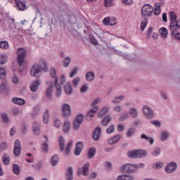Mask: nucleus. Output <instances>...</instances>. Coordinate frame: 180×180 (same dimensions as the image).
Wrapping results in <instances>:
<instances>
[{"label":"nucleus","instance_id":"11","mask_svg":"<svg viewBox=\"0 0 180 180\" xmlns=\"http://www.w3.org/2000/svg\"><path fill=\"white\" fill-rule=\"evenodd\" d=\"M103 23L106 26H115V25H117V21L116 20V18H110L106 17L103 19Z\"/></svg>","mask_w":180,"mask_h":180},{"label":"nucleus","instance_id":"59","mask_svg":"<svg viewBox=\"0 0 180 180\" xmlns=\"http://www.w3.org/2000/svg\"><path fill=\"white\" fill-rule=\"evenodd\" d=\"M115 132V125H111L107 129H106V133L108 134H112V133Z\"/></svg>","mask_w":180,"mask_h":180},{"label":"nucleus","instance_id":"63","mask_svg":"<svg viewBox=\"0 0 180 180\" xmlns=\"http://www.w3.org/2000/svg\"><path fill=\"white\" fill-rule=\"evenodd\" d=\"M153 155L155 157H157L158 155H160L161 154V150L159 148H155V150L152 152Z\"/></svg>","mask_w":180,"mask_h":180},{"label":"nucleus","instance_id":"31","mask_svg":"<svg viewBox=\"0 0 180 180\" xmlns=\"http://www.w3.org/2000/svg\"><path fill=\"white\" fill-rule=\"evenodd\" d=\"M136 177L130 175H121L118 176L117 180H134Z\"/></svg>","mask_w":180,"mask_h":180},{"label":"nucleus","instance_id":"13","mask_svg":"<svg viewBox=\"0 0 180 180\" xmlns=\"http://www.w3.org/2000/svg\"><path fill=\"white\" fill-rule=\"evenodd\" d=\"M102 133V129L101 127H98L95 129L93 133V139L95 141H99L101 139V134Z\"/></svg>","mask_w":180,"mask_h":180},{"label":"nucleus","instance_id":"55","mask_svg":"<svg viewBox=\"0 0 180 180\" xmlns=\"http://www.w3.org/2000/svg\"><path fill=\"white\" fill-rule=\"evenodd\" d=\"M134 131H136V129L134 128H129L128 131H127V137H131L133 134H134Z\"/></svg>","mask_w":180,"mask_h":180},{"label":"nucleus","instance_id":"60","mask_svg":"<svg viewBox=\"0 0 180 180\" xmlns=\"http://www.w3.org/2000/svg\"><path fill=\"white\" fill-rule=\"evenodd\" d=\"M13 116H18L20 113V110L18 108H13L11 110Z\"/></svg>","mask_w":180,"mask_h":180},{"label":"nucleus","instance_id":"40","mask_svg":"<svg viewBox=\"0 0 180 180\" xmlns=\"http://www.w3.org/2000/svg\"><path fill=\"white\" fill-rule=\"evenodd\" d=\"M73 142L72 141H70L66 146L65 150V155H68L71 151V148L72 147Z\"/></svg>","mask_w":180,"mask_h":180},{"label":"nucleus","instance_id":"58","mask_svg":"<svg viewBox=\"0 0 180 180\" xmlns=\"http://www.w3.org/2000/svg\"><path fill=\"white\" fill-rule=\"evenodd\" d=\"M103 41H106V40H109V39H110L112 34L109 33V32H104L103 35Z\"/></svg>","mask_w":180,"mask_h":180},{"label":"nucleus","instance_id":"6","mask_svg":"<svg viewBox=\"0 0 180 180\" xmlns=\"http://www.w3.org/2000/svg\"><path fill=\"white\" fill-rule=\"evenodd\" d=\"M121 172H126L127 174H134L135 172H137V169L134 167L133 165L127 164L121 167Z\"/></svg>","mask_w":180,"mask_h":180},{"label":"nucleus","instance_id":"43","mask_svg":"<svg viewBox=\"0 0 180 180\" xmlns=\"http://www.w3.org/2000/svg\"><path fill=\"white\" fill-rule=\"evenodd\" d=\"M168 137H169V134L166 131H164L162 132L160 136V141H165Z\"/></svg>","mask_w":180,"mask_h":180},{"label":"nucleus","instance_id":"21","mask_svg":"<svg viewBox=\"0 0 180 180\" xmlns=\"http://www.w3.org/2000/svg\"><path fill=\"white\" fill-rule=\"evenodd\" d=\"M65 92L66 95H71L72 92H74V89H72V85L71 82H68L66 84L65 86Z\"/></svg>","mask_w":180,"mask_h":180},{"label":"nucleus","instance_id":"28","mask_svg":"<svg viewBox=\"0 0 180 180\" xmlns=\"http://www.w3.org/2000/svg\"><path fill=\"white\" fill-rule=\"evenodd\" d=\"M15 4L19 11H25L26 9V4L21 0H15Z\"/></svg>","mask_w":180,"mask_h":180},{"label":"nucleus","instance_id":"42","mask_svg":"<svg viewBox=\"0 0 180 180\" xmlns=\"http://www.w3.org/2000/svg\"><path fill=\"white\" fill-rule=\"evenodd\" d=\"M84 115L79 114L76 115L75 120L82 124V123H84Z\"/></svg>","mask_w":180,"mask_h":180},{"label":"nucleus","instance_id":"26","mask_svg":"<svg viewBox=\"0 0 180 180\" xmlns=\"http://www.w3.org/2000/svg\"><path fill=\"white\" fill-rule=\"evenodd\" d=\"M125 98L126 96L124 95L116 96L112 101V103H114L115 105H117V103H120V102L124 101Z\"/></svg>","mask_w":180,"mask_h":180},{"label":"nucleus","instance_id":"20","mask_svg":"<svg viewBox=\"0 0 180 180\" xmlns=\"http://www.w3.org/2000/svg\"><path fill=\"white\" fill-rule=\"evenodd\" d=\"M74 179V170L72 167H69L66 172V180H73Z\"/></svg>","mask_w":180,"mask_h":180},{"label":"nucleus","instance_id":"5","mask_svg":"<svg viewBox=\"0 0 180 180\" xmlns=\"http://www.w3.org/2000/svg\"><path fill=\"white\" fill-rule=\"evenodd\" d=\"M18 63L20 67H23L25 64V58H26V50L23 48H20L17 50Z\"/></svg>","mask_w":180,"mask_h":180},{"label":"nucleus","instance_id":"45","mask_svg":"<svg viewBox=\"0 0 180 180\" xmlns=\"http://www.w3.org/2000/svg\"><path fill=\"white\" fill-rule=\"evenodd\" d=\"M41 150L43 153H49V143H47V141L42 143Z\"/></svg>","mask_w":180,"mask_h":180},{"label":"nucleus","instance_id":"35","mask_svg":"<svg viewBox=\"0 0 180 180\" xmlns=\"http://www.w3.org/2000/svg\"><path fill=\"white\" fill-rule=\"evenodd\" d=\"M13 172L15 175H20V167L18 164H13Z\"/></svg>","mask_w":180,"mask_h":180},{"label":"nucleus","instance_id":"9","mask_svg":"<svg viewBox=\"0 0 180 180\" xmlns=\"http://www.w3.org/2000/svg\"><path fill=\"white\" fill-rule=\"evenodd\" d=\"M62 115L63 117H70L71 116V107L65 103L62 106Z\"/></svg>","mask_w":180,"mask_h":180},{"label":"nucleus","instance_id":"47","mask_svg":"<svg viewBox=\"0 0 180 180\" xmlns=\"http://www.w3.org/2000/svg\"><path fill=\"white\" fill-rule=\"evenodd\" d=\"M141 139H144L145 140H147V141H149L150 144L154 143V139L153 138H149L146 134H143L141 135Z\"/></svg>","mask_w":180,"mask_h":180},{"label":"nucleus","instance_id":"51","mask_svg":"<svg viewBox=\"0 0 180 180\" xmlns=\"http://www.w3.org/2000/svg\"><path fill=\"white\" fill-rule=\"evenodd\" d=\"M101 102H102V100H101V98H96V99H95L93 102H92V103L91 104V108H96L97 106V105L98 104V103H101Z\"/></svg>","mask_w":180,"mask_h":180},{"label":"nucleus","instance_id":"62","mask_svg":"<svg viewBox=\"0 0 180 180\" xmlns=\"http://www.w3.org/2000/svg\"><path fill=\"white\" fill-rule=\"evenodd\" d=\"M150 124H154L156 127H161V122L158 120H152L150 122Z\"/></svg>","mask_w":180,"mask_h":180},{"label":"nucleus","instance_id":"25","mask_svg":"<svg viewBox=\"0 0 180 180\" xmlns=\"http://www.w3.org/2000/svg\"><path fill=\"white\" fill-rule=\"evenodd\" d=\"M153 13L155 16H158L161 13V4L160 3L155 4Z\"/></svg>","mask_w":180,"mask_h":180},{"label":"nucleus","instance_id":"30","mask_svg":"<svg viewBox=\"0 0 180 180\" xmlns=\"http://www.w3.org/2000/svg\"><path fill=\"white\" fill-rule=\"evenodd\" d=\"M112 122V117L110 115H106L102 120L101 124L102 126L106 127L109 123Z\"/></svg>","mask_w":180,"mask_h":180},{"label":"nucleus","instance_id":"38","mask_svg":"<svg viewBox=\"0 0 180 180\" xmlns=\"http://www.w3.org/2000/svg\"><path fill=\"white\" fill-rule=\"evenodd\" d=\"M58 161H60V159L58 158V155H54L51 158V165L53 167H56V165H57V164H58Z\"/></svg>","mask_w":180,"mask_h":180},{"label":"nucleus","instance_id":"2","mask_svg":"<svg viewBox=\"0 0 180 180\" xmlns=\"http://www.w3.org/2000/svg\"><path fill=\"white\" fill-rule=\"evenodd\" d=\"M51 77L54 79V85L56 88V96L57 98L61 96V86L58 84V77H57V73L56 72V69H51Z\"/></svg>","mask_w":180,"mask_h":180},{"label":"nucleus","instance_id":"56","mask_svg":"<svg viewBox=\"0 0 180 180\" xmlns=\"http://www.w3.org/2000/svg\"><path fill=\"white\" fill-rule=\"evenodd\" d=\"M81 82V79L79 77H76L75 79L72 80V85L74 88H77L78 86V84Z\"/></svg>","mask_w":180,"mask_h":180},{"label":"nucleus","instance_id":"32","mask_svg":"<svg viewBox=\"0 0 180 180\" xmlns=\"http://www.w3.org/2000/svg\"><path fill=\"white\" fill-rule=\"evenodd\" d=\"M95 79V73L94 72H89L86 74V80L91 82Z\"/></svg>","mask_w":180,"mask_h":180},{"label":"nucleus","instance_id":"37","mask_svg":"<svg viewBox=\"0 0 180 180\" xmlns=\"http://www.w3.org/2000/svg\"><path fill=\"white\" fill-rule=\"evenodd\" d=\"M71 128V124L70 122L66 121L63 124V131L64 133H68L70 131V129Z\"/></svg>","mask_w":180,"mask_h":180},{"label":"nucleus","instance_id":"22","mask_svg":"<svg viewBox=\"0 0 180 180\" xmlns=\"http://www.w3.org/2000/svg\"><path fill=\"white\" fill-rule=\"evenodd\" d=\"M109 112V107H104L101 109V112L98 114L99 119H103Z\"/></svg>","mask_w":180,"mask_h":180},{"label":"nucleus","instance_id":"27","mask_svg":"<svg viewBox=\"0 0 180 180\" xmlns=\"http://www.w3.org/2000/svg\"><path fill=\"white\" fill-rule=\"evenodd\" d=\"M172 31L171 36L177 41H180V33L178 30H170Z\"/></svg>","mask_w":180,"mask_h":180},{"label":"nucleus","instance_id":"19","mask_svg":"<svg viewBox=\"0 0 180 180\" xmlns=\"http://www.w3.org/2000/svg\"><path fill=\"white\" fill-rule=\"evenodd\" d=\"M13 103H15V105H18L19 106H23L25 103H26V101L23 98H12Z\"/></svg>","mask_w":180,"mask_h":180},{"label":"nucleus","instance_id":"23","mask_svg":"<svg viewBox=\"0 0 180 180\" xmlns=\"http://www.w3.org/2000/svg\"><path fill=\"white\" fill-rule=\"evenodd\" d=\"M82 174L84 176H88L89 174V162H86L84 165L82 169Z\"/></svg>","mask_w":180,"mask_h":180},{"label":"nucleus","instance_id":"29","mask_svg":"<svg viewBox=\"0 0 180 180\" xmlns=\"http://www.w3.org/2000/svg\"><path fill=\"white\" fill-rule=\"evenodd\" d=\"M96 154V148H90L87 154V157L89 160H92L95 155Z\"/></svg>","mask_w":180,"mask_h":180},{"label":"nucleus","instance_id":"46","mask_svg":"<svg viewBox=\"0 0 180 180\" xmlns=\"http://www.w3.org/2000/svg\"><path fill=\"white\" fill-rule=\"evenodd\" d=\"M160 33L162 37H167L168 34V30H167L165 27H162L160 30Z\"/></svg>","mask_w":180,"mask_h":180},{"label":"nucleus","instance_id":"48","mask_svg":"<svg viewBox=\"0 0 180 180\" xmlns=\"http://www.w3.org/2000/svg\"><path fill=\"white\" fill-rule=\"evenodd\" d=\"M162 167H164V163L161 162H158L153 165V168L155 169H160Z\"/></svg>","mask_w":180,"mask_h":180},{"label":"nucleus","instance_id":"8","mask_svg":"<svg viewBox=\"0 0 180 180\" xmlns=\"http://www.w3.org/2000/svg\"><path fill=\"white\" fill-rule=\"evenodd\" d=\"M176 168H178V165H176V162H172L167 165L165 168V171L167 174H172V172L176 171Z\"/></svg>","mask_w":180,"mask_h":180},{"label":"nucleus","instance_id":"18","mask_svg":"<svg viewBox=\"0 0 180 180\" xmlns=\"http://www.w3.org/2000/svg\"><path fill=\"white\" fill-rule=\"evenodd\" d=\"M33 134H35L36 136H39L40 134V124L37 122H34L33 123Z\"/></svg>","mask_w":180,"mask_h":180},{"label":"nucleus","instance_id":"14","mask_svg":"<svg viewBox=\"0 0 180 180\" xmlns=\"http://www.w3.org/2000/svg\"><path fill=\"white\" fill-rule=\"evenodd\" d=\"M170 30H178L180 29V20H176L174 21H172L169 25Z\"/></svg>","mask_w":180,"mask_h":180},{"label":"nucleus","instance_id":"36","mask_svg":"<svg viewBox=\"0 0 180 180\" xmlns=\"http://www.w3.org/2000/svg\"><path fill=\"white\" fill-rule=\"evenodd\" d=\"M129 113V115H131V117L134 119H136V117H137L139 116V112L137 111V110H136L135 108H130Z\"/></svg>","mask_w":180,"mask_h":180},{"label":"nucleus","instance_id":"50","mask_svg":"<svg viewBox=\"0 0 180 180\" xmlns=\"http://www.w3.org/2000/svg\"><path fill=\"white\" fill-rule=\"evenodd\" d=\"M6 85H7L6 82H4L2 83V84L0 86V94H4V92L6 91V88H7Z\"/></svg>","mask_w":180,"mask_h":180},{"label":"nucleus","instance_id":"10","mask_svg":"<svg viewBox=\"0 0 180 180\" xmlns=\"http://www.w3.org/2000/svg\"><path fill=\"white\" fill-rule=\"evenodd\" d=\"M98 110H99V107H94V108H91L88 112V113L86 116V120H87L88 122H91V120H92V117H94V116H95V115H96V113H98Z\"/></svg>","mask_w":180,"mask_h":180},{"label":"nucleus","instance_id":"1","mask_svg":"<svg viewBox=\"0 0 180 180\" xmlns=\"http://www.w3.org/2000/svg\"><path fill=\"white\" fill-rule=\"evenodd\" d=\"M154 12V7L150 4H145L141 8V30L144 32V29L147 27L148 23V18L153 16Z\"/></svg>","mask_w":180,"mask_h":180},{"label":"nucleus","instance_id":"3","mask_svg":"<svg viewBox=\"0 0 180 180\" xmlns=\"http://www.w3.org/2000/svg\"><path fill=\"white\" fill-rule=\"evenodd\" d=\"M46 63H42L41 65L34 64L30 69V75L32 77H36L38 74H40L42 71L46 70Z\"/></svg>","mask_w":180,"mask_h":180},{"label":"nucleus","instance_id":"52","mask_svg":"<svg viewBox=\"0 0 180 180\" xmlns=\"http://www.w3.org/2000/svg\"><path fill=\"white\" fill-rule=\"evenodd\" d=\"M169 18H170L171 22H174L175 20H176V18H177L176 14H175V12H174V11H171L169 13Z\"/></svg>","mask_w":180,"mask_h":180},{"label":"nucleus","instance_id":"39","mask_svg":"<svg viewBox=\"0 0 180 180\" xmlns=\"http://www.w3.org/2000/svg\"><path fill=\"white\" fill-rule=\"evenodd\" d=\"M2 161L4 164H5V165H9V162H10L9 155H8L7 153H4L2 157Z\"/></svg>","mask_w":180,"mask_h":180},{"label":"nucleus","instance_id":"41","mask_svg":"<svg viewBox=\"0 0 180 180\" xmlns=\"http://www.w3.org/2000/svg\"><path fill=\"white\" fill-rule=\"evenodd\" d=\"M95 34H96V36H98V39H101V41H103V34H104V32L103 30L99 29L96 32H94Z\"/></svg>","mask_w":180,"mask_h":180},{"label":"nucleus","instance_id":"7","mask_svg":"<svg viewBox=\"0 0 180 180\" xmlns=\"http://www.w3.org/2000/svg\"><path fill=\"white\" fill-rule=\"evenodd\" d=\"M21 152L22 146L20 145V141H19V139H17L14 142L13 154L15 157H19V155H20Z\"/></svg>","mask_w":180,"mask_h":180},{"label":"nucleus","instance_id":"53","mask_svg":"<svg viewBox=\"0 0 180 180\" xmlns=\"http://www.w3.org/2000/svg\"><path fill=\"white\" fill-rule=\"evenodd\" d=\"M5 77H6V72L5 71V69L0 68V81L4 79Z\"/></svg>","mask_w":180,"mask_h":180},{"label":"nucleus","instance_id":"24","mask_svg":"<svg viewBox=\"0 0 180 180\" xmlns=\"http://www.w3.org/2000/svg\"><path fill=\"white\" fill-rule=\"evenodd\" d=\"M59 148L60 153H63L65 150V140L63 136H60L59 138Z\"/></svg>","mask_w":180,"mask_h":180},{"label":"nucleus","instance_id":"12","mask_svg":"<svg viewBox=\"0 0 180 180\" xmlns=\"http://www.w3.org/2000/svg\"><path fill=\"white\" fill-rule=\"evenodd\" d=\"M143 112L148 119H153V117H154V111H153L150 107L144 106L143 108Z\"/></svg>","mask_w":180,"mask_h":180},{"label":"nucleus","instance_id":"54","mask_svg":"<svg viewBox=\"0 0 180 180\" xmlns=\"http://www.w3.org/2000/svg\"><path fill=\"white\" fill-rule=\"evenodd\" d=\"M89 39H90V42L91 43V44H94V46H98V44H99V43H98V40L94 38L92 35L89 34Z\"/></svg>","mask_w":180,"mask_h":180},{"label":"nucleus","instance_id":"33","mask_svg":"<svg viewBox=\"0 0 180 180\" xmlns=\"http://www.w3.org/2000/svg\"><path fill=\"white\" fill-rule=\"evenodd\" d=\"M49 119H50L49 111V110H46L43 115L44 123H45V124H49Z\"/></svg>","mask_w":180,"mask_h":180},{"label":"nucleus","instance_id":"61","mask_svg":"<svg viewBox=\"0 0 180 180\" xmlns=\"http://www.w3.org/2000/svg\"><path fill=\"white\" fill-rule=\"evenodd\" d=\"M6 63V56L5 55L0 56V64L4 65Z\"/></svg>","mask_w":180,"mask_h":180},{"label":"nucleus","instance_id":"34","mask_svg":"<svg viewBox=\"0 0 180 180\" xmlns=\"http://www.w3.org/2000/svg\"><path fill=\"white\" fill-rule=\"evenodd\" d=\"M1 118L3 120L4 123H6L8 124V123L11 122V120H9V117L6 112H1L0 114Z\"/></svg>","mask_w":180,"mask_h":180},{"label":"nucleus","instance_id":"57","mask_svg":"<svg viewBox=\"0 0 180 180\" xmlns=\"http://www.w3.org/2000/svg\"><path fill=\"white\" fill-rule=\"evenodd\" d=\"M81 123L78 122V121L75 120L73 122V129L74 130H79L81 127Z\"/></svg>","mask_w":180,"mask_h":180},{"label":"nucleus","instance_id":"4","mask_svg":"<svg viewBox=\"0 0 180 180\" xmlns=\"http://www.w3.org/2000/svg\"><path fill=\"white\" fill-rule=\"evenodd\" d=\"M128 157L131 159L144 158V157H147V152L143 150H134L128 153Z\"/></svg>","mask_w":180,"mask_h":180},{"label":"nucleus","instance_id":"44","mask_svg":"<svg viewBox=\"0 0 180 180\" xmlns=\"http://www.w3.org/2000/svg\"><path fill=\"white\" fill-rule=\"evenodd\" d=\"M0 47L3 50H8V49H9V44H8V41H1Z\"/></svg>","mask_w":180,"mask_h":180},{"label":"nucleus","instance_id":"17","mask_svg":"<svg viewBox=\"0 0 180 180\" xmlns=\"http://www.w3.org/2000/svg\"><path fill=\"white\" fill-rule=\"evenodd\" d=\"M121 139H122V136L116 135L113 136L112 139H109L108 143L110 146H113V144H116V143H119Z\"/></svg>","mask_w":180,"mask_h":180},{"label":"nucleus","instance_id":"49","mask_svg":"<svg viewBox=\"0 0 180 180\" xmlns=\"http://www.w3.org/2000/svg\"><path fill=\"white\" fill-rule=\"evenodd\" d=\"M71 63V58L70 57H66L65 59H64V61H63V66L67 68V67H68V65H70V64Z\"/></svg>","mask_w":180,"mask_h":180},{"label":"nucleus","instance_id":"15","mask_svg":"<svg viewBox=\"0 0 180 180\" xmlns=\"http://www.w3.org/2000/svg\"><path fill=\"white\" fill-rule=\"evenodd\" d=\"M40 80L36 79L31 84L30 86V90L32 92H37V90L39 89V86H40Z\"/></svg>","mask_w":180,"mask_h":180},{"label":"nucleus","instance_id":"16","mask_svg":"<svg viewBox=\"0 0 180 180\" xmlns=\"http://www.w3.org/2000/svg\"><path fill=\"white\" fill-rule=\"evenodd\" d=\"M53 88H54V86L53 85V84H51L50 86L46 89V91L45 92L46 99L51 100L53 98L51 96V94L53 92Z\"/></svg>","mask_w":180,"mask_h":180},{"label":"nucleus","instance_id":"64","mask_svg":"<svg viewBox=\"0 0 180 180\" xmlns=\"http://www.w3.org/2000/svg\"><path fill=\"white\" fill-rule=\"evenodd\" d=\"M120 119L121 120H127V119H129V113L124 112V114L121 115Z\"/></svg>","mask_w":180,"mask_h":180}]
</instances>
